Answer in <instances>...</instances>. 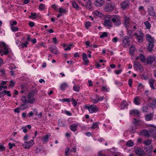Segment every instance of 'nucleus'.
Returning a JSON list of instances; mask_svg holds the SVG:
<instances>
[{
  "label": "nucleus",
  "mask_w": 156,
  "mask_h": 156,
  "mask_svg": "<svg viewBox=\"0 0 156 156\" xmlns=\"http://www.w3.org/2000/svg\"><path fill=\"white\" fill-rule=\"evenodd\" d=\"M1 49L2 50H0V53L2 52L3 49L4 50V51L3 52L4 55H7L9 53V49L6 46L4 42H0V49Z\"/></svg>",
  "instance_id": "f257e3e1"
},
{
  "label": "nucleus",
  "mask_w": 156,
  "mask_h": 156,
  "mask_svg": "<svg viewBox=\"0 0 156 156\" xmlns=\"http://www.w3.org/2000/svg\"><path fill=\"white\" fill-rule=\"evenodd\" d=\"M85 107L86 109L88 110L90 113H94L98 110V109L97 108L96 106L94 105H91L89 106L85 105Z\"/></svg>",
  "instance_id": "f03ea898"
},
{
  "label": "nucleus",
  "mask_w": 156,
  "mask_h": 156,
  "mask_svg": "<svg viewBox=\"0 0 156 156\" xmlns=\"http://www.w3.org/2000/svg\"><path fill=\"white\" fill-rule=\"evenodd\" d=\"M35 93V91L34 90H32L29 94L28 95V98L29 100H27V103H32L35 100V98H34V95Z\"/></svg>",
  "instance_id": "7ed1b4c3"
},
{
  "label": "nucleus",
  "mask_w": 156,
  "mask_h": 156,
  "mask_svg": "<svg viewBox=\"0 0 156 156\" xmlns=\"http://www.w3.org/2000/svg\"><path fill=\"white\" fill-rule=\"evenodd\" d=\"M112 20L116 25L119 26L121 24L119 16L117 15L113 16Z\"/></svg>",
  "instance_id": "20e7f679"
},
{
  "label": "nucleus",
  "mask_w": 156,
  "mask_h": 156,
  "mask_svg": "<svg viewBox=\"0 0 156 156\" xmlns=\"http://www.w3.org/2000/svg\"><path fill=\"white\" fill-rule=\"evenodd\" d=\"M34 144L33 140H31L29 142H25L23 145V147L25 149H29Z\"/></svg>",
  "instance_id": "39448f33"
},
{
  "label": "nucleus",
  "mask_w": 156,
  "mask_h": 156,
  "mask_svg": "<svg viewBox=\"0 0 156 156\" xmlns=\"http://www.w3.org/2000/svg\"><path fill=\"white\" fill-rule=\"evenodd\" d=\"M136 154L140 156H147L144 151L140 148H137L135 150Z\"/></svg>",
  "instance_id": "423d86ee"
},
{
  "label": "nucleus",
  "mask_w": 156,
  "mask_h": 156,
  "mask_svg": "<svg viewBox=\"0 0 156 156\" xmlns=\"http://www.w3.org/2000/svg\"><path fill=\"white\" fill-rule=\"evenodd\" d=\"M155 57L154 56L151 55L149 56L146 59L147 64H151L155 60Z\"/></svg>",
  "instance_id": "0eeeda50"
},
{
  "label": "nucleus",
  "mask_w": 156,
  "mask_h": 156,
  "mask_svg": "<svg viewBox=\"0 0 156 156\" xmlns=\"http://www.w3.org/2000/svg\"><path fill=\"white\" fill-rule=\"evenodd\" d=\"M104 4V0H96L95 5L98 7H100L103 5Z\"/></svg>",
  "instance_id": "6e6552de"
},
{
  "label": "nucleus",
  "mask_w": 156,
  "mask_h": 156,
  "mask_svg": "<svg viewBox=\"0 0 156 156\" xmlns=\"http://www.w3.org/2000/svg\"><path fill=\"white\" fill-rule=\"evenodd\" d=\"M146 39L148 41L149 43H154V40L153 38L149 34H147L146 35Z\"/></svg>",
  "instance_id": "1a4fd4ad"
},
{
  "label": "nucleus",
  "mask_w": 156,
  "mask_h": 156,
  "mask_svg": "<svg viewBox=\"0 0 156 156\" xmlns=\"http://www.w3.org/2000/svg\"><path fill=\"white\" fill-rule=\"evenodd\" d=\"M152 146L151 145L148 147L144 148V149L146 151V152L147 153L148 155L150 156H151L152 155L151 153L152 151Z\"/></svg>",
  "instance_id": "9d476101"
},
{
  "label": "nucleus",
  "mask_w": 156,
  "mask_h": 156,
  "mask_svg": "<svg viewBox=\"0 0 156 156\" xmlns=\"http://www.w3.org/2000/svg\"><path fill=\"white\" fill-rule=\"evenodd\" d=\"M130 19L128 16H125L124 18V23L126 28L129 26L130 23Z\"/></svg>",
  "instance_id": "9b49d317"
},
{
  "label": "nucleus",
  "mask_w": 156,
  "mask_h": 156,
  "mask_svg": "<svg viewBox=\"0 0 156 156\" xmlns=\"http://www.w3.org/2000/svg\"><path fill=\"white\" fill-rule=\"evenodd\" d=\"M152 102H150L148 104L149 106L153 109L155 108L156 106V99H153Z\"/></svg>",
  "instance_id": "f8f14e48"
},
{
  "label": "nucleus",
  "mask_w": 156,
  "mask_h": 156,
  "mask_svg": "<svg viewBox=\"0 0 156 156\" xmlns=\"http://www.w3.org/2000/svg\"><path fill=\"white\" fill-rule=\"evenodd\" d=\"M134 67L136 68V70H141L142 67L140 64L139 62H134Z\"/></svg>",
  "instance_id": "ddd939ff"
},
{
  "label": "nucleus",
  "mask_w": 156,
  "mask_h": 156,
  "mask_svg": "<svg viewBox=\"0 0 156 156\" xmlns=\"http://www.w3.org/2000/svg\"><path fill=\"white\" fill-rule=\"evenodd\" d=\"M104 25L105 26L112 27V22L110 20L105 19L104 21Z\"/></svg>",
  "instance_id": "4468645a"
},
{
  "label": "nucleus",
  "mask_w": 156,
  "mask_h": 156,
  "mask_svg": "<svg viewBox=\"0 0 156 156\" xmlns=\"http://www.w3.org/2000/svg\"><path fill=\"white\" fill-rule=\"evenodd\" d=\"M154 43H148V46H147V50H148V51L149 52H151L153 50L154 46Z\"/></svg>",
  "instance_id": "2eb2a0df"
},
{
  "label": "nucleus",
  "mask_w": 156,
  "mask_h": 156,
  "mask_svg": "<svg viewBox=\"0 0 156 156\" xmlns=\"http://www.w3.org/2000/svg\"><path fill=\"white\" fill-rule=\"evenodd\" d=\"M77 124L76 123L73 124L70 126V128L71 130L75 132L77 130Z\"/></svg>",
  "instance_id": "dca6fc26"
},
{
  "label": "nucleus",
  "mask_w": 156,
  "mask_h": 156,
  "mask_svg": "<svg viewBox=\"0 0 156 156\" xmlns=\"http://www.w3.org/2000/svg\"><path fill=\"white\" fill-rule=\"evenodd\" d=\"M83 59L84 61L85 64H87L89 62V61L88 60L87 55L84 53L83 54Z\"/></svg>",
  "instance_id": "f3484780"
},
{
  "label": "nucleus",
  "mask_w": 156,
  "mask_h": 156,
  "mask_svg": "<svg viewBox=\"0 0 156 156\" xmlns=\"http://www.w3.org/2000/svg\"><path fill=\"white\" fill-rule=\"evenodd\" d=\"M153 113L148 114L145 116L146 119L147 121H150L151 120L153 117Z\"/></svg>",
  "instance_id": "a211bd4d"
},
{
  "label": "nucleus",
  "mask_w": 156,
  "mask_h": 156,
  "mask_svg": "<svg viewBox=\"0 0 156 156\" xmlns=\"http://www.w3.org/2000/svg\"><path fill=\"white\" fill-rule=\"evenodd\" d=\"M130 114L132 115H136L139 116V115L140 113L137 110H133L130 111Z\"/></svg>",
  "instance_id": "6ab92c4d"
},
{
  "label": "nucleus",
  "mask_w": 156,
  "mask_h": 156,
  "mask_svg": "<svg viewBox=\"0 0 156 156\" xmlns=\"http://www.w3.org/2000/svg\"><path fill=\"white\" fill-rule=\"evenodd\" d=\"M128 5H129V3L126 1L123 2L121 4V6L123 9H124Z\"/></svg>",
  "instance_id": "aec40b11"
},
{
  "label": "nucleus",
  "mask_w": 156,
  "mask_h": 156,
  "mask_svg": "<svg viewBox=\"0 0 156 156\" xmlns=\"http://www.w3.org/2000/svg\"><path fill=\"white\" fill-rule=\"evenodd\" d=\"M128 104L126 101H123L121 103V108L123 109L126 108Z\"/></svg>",
  "instance_id": "412c9836"
},
{
  "label": "nucleus",
  "mask_w": 156,
  "mask_h": 156,
  "mask_svg": "<svg viewBox=\"0 0 156 156\" xmlns=\"http://www.w3.org/2000/svg\"><path fill=\"white\" fill-rule=\"evenodd\" d=\"M154 79H151L149 81V83L150 86L151 87V89L153 90H154L155 89L154 87L153 86V84H154Z\"/></svg>",
  "instance_id": "4be33fe9"
},
{
  "label": "nucleus",
  "mask_w": 156,
  "mask_h": 156,
  "mask_svg": "<svg viewBox=\"0 0 156 156\" xmlns=\"http://www.w3.org/2000/svg\"><path fill=\"white\" fill-rule=\"evenodd\" d=\"M115 6V4L113 3H109L108 5V7L111 10H112L113 9L114 7Z\"/></svg>",
  "instance_id": "5701e85b"
},
{
  "label": "nucleus",
  "mask_w": 156,
  "mask_h": 156,
  "mask_svg": "<svg viewBox=\"0 0 156 156\" xmlns=\"http://www.w3.org/2000/svg\"><path fill=\"white\" fill-rule=\"evenodd\" d=\"M85 6L86 8L88 9H90L91 8V2L90 0H87V2H86Z\"/></svg>",
  "instance_id": "b1692460"
},
{
  "label": "nucleus",
  "mask_w": 156,
  "mask_h": 156,
  "mask_svg": "<svg viewBox=\"0 0 156 156\" xmlns=\"http://www.w3.org/2000/svg\"><path fill=\"white\" fill-rule=\"evenodd\" d=\"M142 134L145 136L149 137L150 136V133L147 131L143 130L142 132Z\"/></svg>",
  "instance_id": "393cba45"
},
{
  "label": "nucleus",
  "mask_w": 156,
  "mask_h": 156,
  "mask_svg": "<svg viewBox=\"0 0 156 156\" xmlns=\"http://www.w3.org/2000/svg\"><path fill=\"white\" fill-rule=\"evenodd\" d=\"M49 137V136H48V135H46L42 138V140L44 143H45L46 141H48V139Z\"/></svg>",
  "instance_id": "a878e982"
},
{
  "label": "nucleus",
  "mask_w": 156,
  "mask_h": 156,
  "mask_svg": "<svg viewBox=\"0 0 156 156\" xmlns=\"http://www.w3.org/2000/svg\"><path fill=\"white\" fill-rule=\"evenodd\" d=\"M149 132L150 135L152 136H154L156 135V132L153 129H150L149 130Z\"/></svg>",
  "instance_id": "bb28decb"
},
{
  "label": "nucleus",
  "mask_w": 156,
  "mask_h": 156,
  "mask_svg": "<svg viewBox=\"0 0 156 156\" xmlns=\"http://www.w3.org/2000/svg\"><path fill=\"white\" fill-rule=\"evenodd\" d=\"M67 84L66 83H62L60 86V88L62 90H64L67 86Z\"/></svg>",
  "instance_id": "cd10ccee"
},
{
  "label": "nucleus",
  "mask_w": 156,
  "mask_h": 156,
  "mask_svg": "<svg viewBox=\"0 0 156 156\" xmlns=\"http://www.w3.org/2000/svg\"><path fill=\"white\" fill-rule=\"evenodd\" d=\"M3 93V96L5 94L7 95L8 96H10L11 95V94H10V91H7L6 90H4L2 91Z\"/></svg>",
  "instance_id": "c85d7f7f"
},
{
  "label": "nucleus",
  "mask_w": 156,
  "mask_h": 156,
  "mask_svg": "<svg viewBox=\"0 0 156 156\" xmlns=\"http://www.w3.org/2000/svg\"><path fill=\"white\" fill-rule=\"evenodd\" d=\"M125 37V38L122 40L123 43H125V44H128L129 41V38L127 36H126Z\"/></svg>",
  "instance_id": "c756f323"
},
{
  "label": "nucleus",
  "mask_w": 156,
  "mask_h": 156,
  "mask_svg": "<svg viewBox=\"0 0 156 156\" xmlns=\"http://www.w3.org/2000/svg\"><path fill=\"white\" fill-rule=\"evenodd\" d=\"M144 24H145L146 27L147 29H149L150 28L151 26L149 22L147 21L144 22Z\"/></svg>",
  "instance_id": "7c9ffc66"
},
{
  "label": "nucleus",
  "mask_w": 156,
  "mask_h": 156,
  "mask_svg": "<svg viewBox=\"0 0 156 156\" xmlns=\"http://www.w3.org/2000/svg\"><path fill=\"white\" fill-rule=\"evenodd\" d=\"M126 145L129 147H131L133 145V143L131 140H129L126 143Z\"/></svg>",
  "instance_id": "2f4dec72"
},
{
  "label": "nucleus",
  "mask_w": 156,
  "mask_h": 156,
  "mask_svg": "<svg viewBox=\"0 0 156 156\" xmlns=\"http://www.w3.org/2000/svg\"><path fill=\"white\" fill-rule=\"evenodd\" d=\"M137 39L139 42H142L143 41V37L140 35H138L137 37Z\"/></svg>",
  "instance_id": "473e14b6"
},
{
  "label": "nucleus",
  "mask_w": 156,
  "mask_h": 156,
  "mask_svg": "<svg viewBox=\"0 0 156 156\" xmlns=\"http://www.w3.org/2000/svg\"><path fill=\"white\" fill-rule=\"evenodd\" d=\"M59 12L60 13H65L66 12V11L64 9L62 8H60L59 9Z\"/></svg>",
  "instance_id": "72a5a7b5"
},
{
  "label": "nucleus",
  "mask_w": 156,
  "mask_h": 156,
  "mask_svg": "<svg viewBox=\"0 0 156 156\" xmlns=\"http://www.w3.org/2000/svg\"><path fill=\"white\" fill-rule=\"evenodd\" d=\"M139 100V98L137 97H136L134 99V102L136 105H139L140 103L138 102V101Z\"/></svg>",
  "instance_id": "f704fd0d"
},
{
  "label": "nucleus",
  "mask_w": 156,
  "mask_h": 156,
  "mask_svg": "<svg viewBox=\"0 0 156 156\" xmlns=\"http://www.w3.org/2000/svg\"><path fill=\"white\" fill-rule=\"evenodd\" d=\"M11 28L12 31L13 32L18 31V27L15 26H12L11 27Z\"/></svg>",
  "instance_id": "c9c22d12"
},
{
  "label": "nucleus",
  "mask_w": 156,
  "mask_h": 156,
  "mask_svg": "<svg viewBox=\"0 0 156 156\" xmlns=\"http://www.w3.org/2000/svg\"><path fill=\"white\" fill-rule=\"evenodd\" d=\"M140 58L141 62H145V58L144 55H140Z\"/></svg>",
  "instance_id": "e433bc0d"
},
{
  "label": "nucleus",
  "mask_w": 156,
  "mask_h": 156,
  "mask_svg": "<svg viewBox=\"0 0 156 156\" xmlns=\"http://www.w3.org/2000/svg\"><path fill=\"white\" fill-rule=\"evenodd\" d=\"M80 89V87L76 86H74L73 87V90L76 92H79Z\"/></svg>",
  "instance_id": "4c0bfd02"
},
{
  "label": "nucleus",
  "mask_w": 156,
  "mask_h": 156,
  "mask_svg": "<svg viewBox=\"0 0 156 156\" xmlns=\"http://www.w3.org/2000/svg\"><path fill=\"white\" fill-rule=\"evenodd\" d=\"M135 48L133 45H131V48L130 49V52L131 54H133L134 51H135Z\"/></svg>",
  "instance_id": "58836bf2"
},
{
  "label": "nucleus",
  "mask_w": 156,
  "mask_h": 156,
  "mask_svg": "<svg viewBox=\"0 0 156 156\" xmlns=\"http://www.w3.org/2000/svg\"><path fill=\"white\" fill-rule=\"evenodd\" d=\"M71 101L72 102L74 106H76L77 105V102L76 100L73 98H72L71 100Z\"/></svg>",
  "instance_id": "ea45409f"
},
{
  "label": "nucleus",
  "mask_w": 156,
  "mask_h": 156,
  "mask_svg": "<svg viewBox=\"0 0 156 156\" xmlns=\"http://www.w3.org/2000/svg\"><path fill=\"white\" fill-rule=\"evenodd\" d=\"M72 5L73 8H75L76 9H77L78 8L77 5L75 1H73L72 2Z\"/></svg>",
  "instance_id": "a19ab883"
},
{
  "label": "nucleus",
  "mask_w": 156,
  "mask_h": 156,
  "mask_svg": "<svg viewBox=\"0 0 156 156\" xmlns=\"http://www.w3.org/2000/svg\"><path fill=\"white\" fill-rule=\"evenodd\" d=\"M58 125L59 126H64L65 124L62 121L59 120Z\"/></svg>",
  "instance_id": "79ce46f5"
},
{
  "label": "nucleus",
  "mask_w": 156,
  "mask_h": 156,
  "mask_svg": "<svg viewBox=\"0 0 156 156\" xmlns=\"http://www.w3.org/2000/svg\"><path fill=\"white\" fill-rule=\"evenodd\" d=\"M151 10V9H149L148 10V12H149L150 15L152 16H154V15H155L154 12L153 11H152V12Z\"/></svg>",
  "instance_id": "37998d69"
},
{
  "label": "nucleus",
  "mask_w": 156,
  "mask_h": 156,
  "mask_svg": "<svg viewBox=\"0 0 156 156\" xmlns=\"http://www.w3.org/2000/svg\"><path fill=\"white\" fill-rule=\"evenodd\" d=\"M142 111L144 112H146L148 110V107L146 106H144L142 108Z\"/></svg>",
  "instance_id": "c03bdc74"
},
{
  "label": "nucleus",
  "mask_w": 156,
  "mask_h": 156,
  "mask_svg": "<svg viewBox=\"0 0 156 156\" xmlns=\"http://www.w3.org/2000/svg\"><path fill=\"white\" fill-rule=\"evenodd\" d=\"M151 143V141L150 140H146L144 142V144L147 145H149Z\"/></svg>",
  "instance_id": "a18cd8bd"
},
{
  "label": "nucleus",
  "mask_w": 156,
  "mask_h": 156,
  "mask_svg": "<svg viewBox=\"0 0 156 156\" xmlns=\"http://www.w3.org/2000/svg\"><path fill=\"white\" fill-rule=\"evenodd\" d=\"M98 126V123L95 122L94 123L91 127V128L93 129H94L95 128H97Z\"/></svg>",
  "instance_id": "49530a36"
},
{
  "label": "nucleus",
  "mask_w": 156,
  "mask_h": 156,
  "mask_svg": "<svg viewBox=\"0 0 156 156\" xmlns=\"http://www.w3.org/2000/svg\"><path fill=\"white\" fill-rule=\"evenodd\" d=\"M107 33L106 32H104L100 36L101 38H103L107 37Z\"/></svg>",
  "instance_id": "de8ad7c7"
},
{
  "label": "nucleus",
  "mask_w": 156,
  "mask_h": 156,
  "mask_svg": "<svg viewBox=\"0 0 156 156\" xmlns=\"http://www.w3.org/2000/svg\"><path fill=\"white\" fill-rule=\"evenodd\" d=\"M5 150L4 146L2 145H0V151H2Z\"/></svg>",
  "instance_id": "09e8293b"
},
{
  "label": "nucleus",
  "mask_w": 156,
  "mask_h": 156,
  "mask_svg": "<svg viewBox=\"0 0 156 156\" xmlns=\"http://www.w3.org/2000/svg\"><path fill=\"white\" fill-rule=\"evenodd\" d=\"M15 85V83L12 80H11L10 81L9 86L10 87H13Z\"/></svg>",
  "instance_id": "8fccbe9b"
},
{
  "label": "nucleus",
  "mask_w": 156,
  "mask_h": 156,
  "mask_svg": "<svg viewBox=\"0 0 156 156\" xmlns=\"http://www.w3.org/2000/svg\"><path fill=\"white\" fill-rule=\"evenodd\" d=\"M90 25V23L89 22H87L85 23V26L87 29H88Z\"/></svg>",
  "instance_id": "3c124183"
},
{
  "label": "nucleus",
  "mask_w": 156,
  "mask_h": 156,
  "mask_svg": "<svg viewBox=\"0 0 156 156\" xmlns=\"http://www.w3.org/2000/svg\"><path fill=\"white\" fill-rule=\"evenodd\" d=\"M45 7V6L44 4H41L39 5V9L41 10H43L44 9Z\"/></svg>",
  "instance_id": "603ef678"
},
{
  "label": "nucleus",
  "mask_w": 156,
  "mask_h": 156,
  "mask_svg": "<svg viewBox=\"0 0 156 156\" xmlns=\"http://www.w3.org/2000/svg\"><path fill=\"white\" fill-rule=\"evenodd\" d=\"M29 25L30 26V27H32L34 26L35 24L34 22L30 21L29 22Z\"/></svg>",
  "instance_id": "864d4df0"
},
{
  "label": "nucleus",
  "mask_w": 156,
  "mask_h": 156,
  "mask_svg": "<svg viewBox=\"0 0 156 156\" xmlns=\"http://www.w3.org/2000/svg\"><path fill=\"white\" fill-rule=\"evenodd\" d=\"M94 14L96 16H99L100 15H101V12H99L98 11H96L94 12Z\"/></svg>",
  "instance_id": "5fc2aeb1"
},
{
  "label": "nucleus",
  "mask_w": 156,
  "mask_h": 156,
  "mask_svg": "<svg viewBox=\"0 0 156 156\" xmlns=\"http://www.w3.org/2000/svg\"><path fill=\"white\" fill-rule=\"evenodd\" d=\"M21 107L23 108V109H25L27 108L28 106L27 105L24 104L21 105Z\"/></svg>",
  "instance_id": "6e6d98bb"
},
{
  "label": "nucleus",
  "mask_w": 156,
  "mask_h": 156,
  "mask_svg": "<svg viewBox=\"0 0 156 156\" xmlns=\"http://www.w3.org/2000/svg\"><path fill=\"white\" fill-rule=\"evenodd\" d=\"M118 40L119 39L117 37H115L112 39V41L114 43H116L118 41Z\"/></svg>",
  "instance_id": "4d7b16f0"
},
{
  "label": "nucleus",
  "mask_w": 156,
  "mask_h": 156,
  "mask_svg": "<svg viewBox=\"0 0 156 156\" xmlns=\"http://www.w3.org/2000/svg\"><path fill=\"white\" fill-rule=\"evenodd\" d=\"M21 100L24 103H27V101L25 97H22V98H21Z\"/></svg>",
  "instance_id": "13d9d810"
},
{
  "label": "nucleus",
  "mask_w": 156,
  "mask_h": 156,
  "mask_svg": "<svg viewBox=\"0 0 156 156\" xmlns=\"http://www.w3.org/2000/svg\"><path fill=\"white\" fill-rule=\"evenodd\" d=\"M93 102L94 103H97L99 101H100L101 100V98H98V99L97 100V99H93Z\"/></svg>",
  "instance_id": "bf43d9fd"
},
{
  "label": "nucleus",
  "mask_w": 156,
  "mask_h": 156,
  "mask_svg": "<svg viewBox=\"0 0 156 156\" xmlns=\"http://www.w3.org/2000/svg\"><path fill=\"white\" fill-rule=\"evenodd\" d=\"M128 84L129 86L131 87L132 85V80L131 79H129L128 81Z\"/></svg>",
  "instance_id": "052dcab7"
},
{
  "label": "nucleus",
  "mask_w": 156,
  "mask_h": 156,
  "mask_svg": "<svg viewBox=\"0 0 156 156\" xmlns=\"http://www.w3.org/2000/svg\"><path fill=\"white\" fill-rule=\"evenodd\" d=\"M62 101H63V102L66 101L67 102H69L70 101L69 100V98H66L62 99Z\"/></svg>",
  "instance_id": "680f3d73"
},
{
  "label": "nucleus",
  "mask_w": 156,
  "mask_h": 156,
  "mask_svg": "<svg viewBox=\"0 0 156 156\" xmlns=\"http://www.w3.org/2000/svg\"><path fill=\"white\" fill-rule=\"evenodd\" d=\"M9 149H11L12 148L13 146L14 145V146H15V144H12L10 143H9Z\"/></svg>",
  "instance_id": "e2e57ef3"
},
{
  "label": "nucleus",
  "mask_w": 156,
  "mask_h": 156,
  "mask_svg": "<svg viewBox=\"0 0 156 156\" xmlns=\"http://www.w3.org/2000/svg\"><path fill=\"white\" fill-rule=\"evenodd\" d=\"M112 16H111L110 15H107L105 19H108L109 20H110L111 19L112 20Z\"/></svg>",
  "instance_id": "0e129e2a"
},
{
  "label": "nucleus",
  "mask_w": 156,
  "mask_h": 156,
  "mask_svg": "<svg viewBox=\"0 0 156 156\" xmlns=\"http://www.w3.org/2000/svg\"><path fill=\"white\" fill-rule=\"evenodd\" d=\"M122 71V70L121 69H120L118 70L115 71V72L116 74L118 75Z\"/></svg>",
  "instance_id": "69168bd1"
},
{
  "label": "nucleus",
  "mask_w": 156,
  "mask_h": 156,
  "mask_svg": "<svg viewBox=\"0 0 156 156\" xmlns=\"http://www.w3.org/2000/svg\"><path fill=\"white\" fill-rule=\"evenodd\" d=\"M21 45L22 46V48H23L24 47H27V45H26L25 43H23L22 44L21 43Z\"/></svg>",
  "instance_id": "338daca9"
},
{
  "label": "nucleus",
  "mask_w": 156,
  "mask_h": 156,
  "mask_svg": "<svg viewBox=\"0 0 156 156\" xmlns=\"http://www.w3.org/2000/svg\"><path fill=\"white\" fill-rule=\"evenodd\" d=\"M102 91L106 90L108 91V89L105 86H103L102 87Z\"/></svg>",
  "instance_id": "774afa93"
}]
</instances>
